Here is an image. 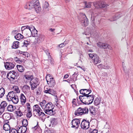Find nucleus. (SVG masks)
<instances>
[{
    "label": "nucleus",
    "mask_w": 133,
    "mask_h": 133,
    "mask_svg": "<svg viewBox=\"0 0 133 133\" xmlns=\"http://www.w3.org/2000/svg\"><path fill=\"white\" fill-rule=\"evenodd\" d=\"M13 103L15 104H17L19 101L18 97L17 95L16 94L15 95V96L13 97L11 101Z\"/></svg>",
    "instance_id": "4be33fe9"
},
{
    "label": "nucleus",
    "mask_w": 133,
    "mask_h": 133,
    "mask_svg": "<svg viewBox=\"0 0 133 133\" xmlns=\"http://www.w3.org/2000/svg\"><path fill=\"white\" fill-rule=\"evenodd\" d=\"M97 4L98 6L100 8H106L109 4L106 3L103 1H98L97 2Z\"/></svg>",
    "instance_id": "f8f14e48"
},
{
    "label": "nucleus",
    "mask_w": 133,
    "mask_h": 133,
    "mask_svg": "<svg viewBox=\"0 0 133 133\" xmlns=\"http://www.w3.org/2000/svg\"><path fill=\"white\" fill-rule=\"evenodd\" d=\"M46 103V102L45 100H43L41 102H40V105L41 106L42 108L44 109L45 107V104Z\"/></svg>",
    "instance_id": "e433bc0d"
},
{
    "label": "nucleus",
    "mask_w": 133,
    "mask_h": 133,
    "mask_svg": "<svg viewBox=\"0 0 133 133\" xmlns=\"http://www.w3.org/2000/svg\"><path fill=\"white\" fill-rule=\"evenodd\" d=\"M7 103L5 101L2 102L0 105V115L4 111L5 107L7 106Z\"/></svg>",
    "instance_id": "9b49d317"
},
{
    "label": "nucleus",
    "mask_w": 133,
    "mask_h": 133,
    "mask_svg": "<svg viewBox=\"0 0 133 133\" xmlns=\"http://www.w3.org/2000/svg\"><path fill=\"white\" fill-rule=\"evenodd\" d=\"M88 110L87 111V112L85 111V112H84V111H82V108L79 107L75 111V114L76 116H78L82 115L83 114H87L88 113Z\"/></svg>",
    "instance_id": "1a4fd4ad"
},
{
    "label": "nucleus",
    "mask_w": 133,
    "mask_h": 133,
    "mask_svg": "<svg viewBox=\"0 0 133 133\" xmlns=\"http://www.w3.org/2000/svg\"><path fill=\"white\" fill-rule=\"evenodd\" d=\"M89 110L91 114L92 115V116H95L96 113L97 112V111L94 107L93 106H90Z\"/></svg>",
    "instance_id": "dca6fc26"
},
{
    "label": "nucleus",
    "mask_w": 133,
    "mask_h": 133,
    "mask_svg": "<svg viewBox=\"0 0 133 133\" xmlns=\"http://www.w3.org/2000/svg\"><path fill=\"white\" fill-rule=\"evenodd\" d=\"M50 123L54 125H56L57 123V119L55 118H51L50 120Z\"/></svg>",
    "instance_id": "b1692460"
},
{
    "label": "nucleus",
    "mask_w": 133,
    "mask_h": 133,
    "mask_svg": "<svg viewBox=\"0 0 133 133\" xmlns=\"http://www.w3.org/2000/svg\"><path fill=\"white\" fill-rule=\"evenodd\" d=\"M3 122L4 124H8L9 123V120L7 119H4Z\"/></svg>",
    "instance_id": "0e129e2a"
},
{
    "label": "nucleus",
    "mask_w": 133,
    "mask_h": 133,
    "mask_svg": "<svg viewBox=\"0 0 133 133\" xmlns=\"http://www.w3.org/2000/svg\"><path fill=\"white\" fill-rule=\"evenodd\" d=\"M103 43L99 42L97 43V45L98 47L102 48Z\"/></svg>",
    "instance_id": "3c124183"
},
{
    "label": "nucleus",
    "mask_w": 133,
    "mask_h": 133,
    "mask_svg": "<svg viewBox=\"0 0 133 133\" xmlns=\"http://www.w3.org/2000/svg\"><path fill=\"white\" fill-rule=\"evenodd\" d=\"M35 107V108L34 107H33V111H37V110L38 109V108H39V107L38 106V105L37 104H36L34 106V107Z\"/></svg>",
    "instance_id": "603ef678"
},
{
    "label": "nucleus",
    "mask_w": 133,
    "mask_h": 133,
    "mask_svg": "<svg viewBox=\"0 0 133 133\" xmlns=\"http://www.w3.org/2000/svg\"><path fill=\"white\" fill-rule=\"evenodd\" d=\"M23 88L25 90H29L30 89V87L28 85H24L23 87Z\"/></svg>",
    "instance_id": "864d4df0"
},
{
    "label": "nucleus",
    "mask_w": 133,
    "mask_h": 133,
    "mask_svg": "<svg viewBox=\"0 0 133 133\" xmlns=\"http://www.w3.org/2000/svg\"><path fill=\"white\" fill-rule=\"evenodd\" d=\"M17 67L18 71L20 72H23L25 70L23 66L22 65H17Z\"/></svg>",
    "instance_id": "bb28decb"
},
{
    "label": "nucleus",
    "mask_w": 133,
    "mask_h": 133,
    "mask_svg": "<svg viewBox=\"0 0 133 133\" xmlns=\"http://www.w3.org/2000/svg\"><path fill=\"white\" fill-rule=\"evenodd\" d=\"M14 90L15 91H16V94L18 93H19L20 92V90H19V88L17 86H15Z\"/></svg>",
    "instance_id": "4d7b16f0"
},
{
    "label": "nucleus",
    "mask_w": 133,
    "mask_h": 133,
    "mask_svg": "<svg viewBox=\"0 0 133 133\" xmlns=\"http://www.w3.org/2000/svg\"><path fill=\"white\" fill-rule=\"evenodd\" d=\"M45 38V36L43 35H40L37 39V43H39L40 42H42L44 40Z\"/></svg>",
    "instance_id": "aec40b11"
},
{
    "label": "nucleus",
    "mask_w": 133,
    "mask_h": 133,
    "mask_svg": "<svg viewBox=\"0 0 133 133\" xmlns=\"http://www.w3.org/2000/svg\"><path fill=\"white\" fill-rule=\"evenodd\" d=\"M16 109V107L12 105L9 104L7 108V110L9 111L12 112L14 111Z\"/></svg>",
    "instance_id": "412c9836"
},
{
    "label": "nucleus",
    "mask_w": 133,
    "mask_h": 133,
    "mask_svg": "<svg viewBox=\"0 0 133 133\" xmlns=\"http://www.w3.org/2000/svg\"><path fill=\"white\" fill-rule=\"evenodd\" d=\"M19 43L18 41H16L14 42L13 45L12 46V48L16 49L18 47V43Z\"/></svg>",
    "instance_id": "c756f323"
},
{
    "label": "nucleus",
    "mask_w": 133,
    "mask_h": 133,
    "mask_svg": "<svg viewBox=\"0 0 133 133\" xmlns=\"http://www.w3.org/2000/svg\"><path fill=\"white\" fill-rule=\"evenodd\" d=\"M5 93L4 89L3 87L0 88V98H2Z\"/></svg>",
    "instance_id": "2f4dec72"
},
{
    "label": "nucleus",
    "mask_w": 133,
    "mask_h": 133,
    "mask_svg": "<svg viewBox=\"0 0 133 133\" xmlns=\"http://www.w3.org/2000/svg\"><path fill=\"white\" fill-rule=\"evenodd\" d=\"M32 116V114L31 112H28L26 114V117L28 118H30Z\"/></svg>",
    "instance_id": "13d9d810"
},
{
    "label": "nucleus",
    "mask_w": 133,
    "mask_h": 133,
    "mask_svg": "<svg viewBox=\"0 0 133 133\" xmlns=\"http://www.w3.org/2000/svg\"><path fill=\"white\" fill-rule=\"evenodd\" d=\"M24 77L27 80H30V81H31V80L33 79V77L32 75H25Z\"/></svg>",
    "instance_id": "7c9ffc66"
},
{
    "label": "nucleus",
    "mask_w": 133,
    "mask_h": 133,
    "mask_svg": "<svg viewBox=\"0 0 133 133\" xmlns=\"http://www.w3.org/2000/svg\"><path fill=\"white\" fill-rule=\"evenodd\" d=\"M14 59L17 63H21L22 62V60H20V58H18L17 57H15Z\"/></svg>",
    "instance_id": "49530a36"
},
{
    "label": "nucleus",
    "mask_w": 133,
    "mask_h": 133,
    "mask_svg": "<svg viewBox=\"0 0 133 133\" xmlns=\"http://www.w3.org/2000/svg\"><path fill=\"white\" fill-rule=\"evenodd\" d=\"M88 54L90 58L92 59L94 64H97L101 62V59L97 54Z\"/></svg>",
    "instance_id": "39448f33"
},
{
    "label": "nucleus",
    "mask_w": 133,
    "mask_h": 133,
    "mask_svg": "<svg viewBox=\"0 0 133 133\" xmlns=\"http://www.w3.org/2000/svg\"><path fill=\"white\" fill-rule=\"evenodd\" d=\"M66 45V43H65L64 42L63 43H62L61 44L59 45V47L60 48H61L64 46Z\"/></svg>",
    "instance_id": "e2e57ef3"
},
{
    "label": "nucleus",
    "mask_w": 133,
    "mask_h": 133,
    "mask_svg": "<svg viewBox=\"0 0 133 133\" xmlns=\"http://www.w3.org/2000/svg\"><path fill=\"white\" fill-rule=\"evenodd\" d=\"M44 133H54L53 132V131H52L51 130H50L49 129H48V130H45L44 131Z\"/></svg>",
    "instance_id": "bf43d9fd"
},
{
    "label": "nucleus",
    "mask_w": 133,
    "mask_h": 133,
    "mask_svg": "<svg viewBox=\"0 0 133 133\" xmlns=\"http://www.w3.org/2000/svg\"><path fill=\"white\" fill-rule=\"evenodd\" d=\"M55 106L51 102H49L45 105L44 109V111L45 114L49 115H52L55 114V112L53 111V109Z\"/></svg>",
    "instance_id": "f03ea898"
},
{
    "label": "nucleus",
    "mask_w": 133,
    "mask_h": 133,
    "mask_svg": "<svg viewBox=\"0 0 133 133\" xmlns=\"http://www.w3.org/2000/svg\"><path fill=\"white\" fill-rule=\"evenodd\" d=\"M30 84L31 86V89L32 90H34L37 88V86L39 84L38 78H33L31 81H30Z\"/></svg>",
    "instance_id": "423d86ee"
},
{
    "label": "nucleus",
    "mask_w": 133,
    "mask_h": 133,
    "mask_svg": "<svg viewBox=\"0 0 133 133\" xmlns=\"http://www.w3.org/2000/svg\"><path fill=\"white\" fill-rule=\"evenodd\" d=\"M23 36L20 34H18L15 36V38L17 40L22 39L23 38Z\"/></svg>",
    "instance_id": "a878e982"
},
{
    "label": "nucleus",
    "mask_w": 133,
    "mask_h": 133,
    "mask_svg": "<svg viewBox=\"0 0 133 133\" xmlns=\"http://www.w3.org/2000/svg\"><path fill=\"white\" fill-rule=\"evenodd\" d=\"M30 26H31V28H29V29H28V30L29 31V32H28L29 35V34L30 35L29 36L30 37V32H31L32 31V30H33V29H35V27L34 26H33L32 25H30Z\"/></svg>",
    "instance_id": "8fccbe9b"
},
{
    "label": "nucleus",
    "mask_w": 133,
    "mask_h": 133,
    "mask_svg": "<svg viewBox=\"0 0 133 133\" xmlns=\"http://www.w3.org/2000/svg\"><path fill=\"white\" fill-rule=\"evenodd\" d=\"M4 66L5 69L8 70H10L13 69L15 65L11 62H4Z\"/></svg>",
    "instance_id": "9d476101"
},
{
    "label": "nucleus",
    "mask_w": 133,
    "mask_h": 133,
    "mask_svg": "<svg viewBox=\"0 0 133 133\" xmlns=\"http://www.w3.org/2000/svg\"><path fill=\"white\" fill-rule=\"evenodd\" d=\"M15 113L17 116L19 117L23 115L22 112L20 110H19L18 111H16Z\"/></svg>",
    "instance_id": "a18cd8bd"
},
{
    "label": "nucleus",
    "mask_w": 133,
    "mask_h": 133,
    "mask_svg": "<svg viewBox=\"0 0 133 133\" xmlns=\"http://www.w3.org/2000/svg\"><path fill=\"white\" fill-rule=\"evenodd\" d=\"M91 2H84V4L85 7L87 8H89L91 7Z\"/></svg>",
    "instance_id": "58836bf2"
},
{
    "label": "nucleus",
    "mask_w": 133,
    "mask_h": 133,
    "mask_svg": "<svg viewBox=\"0 0 133 133\" xmlns=\"http://www.w3.org/2000/svg\"><path fill=\"white\" fill-rule=\"evenodd\" d=\"M46 80L48 85H49L50 87H54L56 84L55 81L54 80L53 77L50 78L49 81H48L47 79Z\"/></svg>",
    "instance_id": "2eb2a0df"
},
{
    "label": "nucleus",
    "mask_w": 133,
    "mask_h": 133,
    "mask_svg": "<svg viewBox=\"0 0 133 133\" xmlns=\"http://www.w3.org/2000/svg\"><path fill=\"white\" fill-rule=\"evenodd\" d=\"M23 44V45L22 46V47L24 46L27 47L30 44V42L29 41L24 40Z\"/></svg>",
    "instance_id": "4c0bfd02"
},
{
    "label": "nucleus",
    "mask_w": 133,
    "mask_h": 133,
    "mask_svg": "<svg viewBox=\"0 0 133 133\" xmlns=\"http://www.w3.org/2000/svg\"><path fill=\"white\" fill-rule=\"evenodd\" d=\"M31 129L33 131H34L36 133H41L42 130L41 129L38 124V122H37V124L34 127L32 128Z\"/></svg>",
    "instance_id": "4468645a"
},
{
    "label": "nucleus",
    "mask_w": 133,
    "mask_h": 133,
    "mask_svg": "<svg viewBox=\"0 0 133 133\" xmlns=\"http://www.w3.org/2000/svg\"><path fill=\"white\" fill-rule=\"evenodd\" d=\"M78 74L75 72L74 74L72 75L73 79V81H75L77 80V77L78 76Z\"/></svg>",
    "instance_id": "a19ab883"
},
{
    "label": "nucleus",
    "mask_w": 133,
    "mask_h": 133,
    "mask_svg": "<svg viewBox=\"0 0 133 133\" xmlns=\"http://www.w3.org/2000/svg\"><path fill=\"white\" fill-rule=\"evenodd\" d=\"M44 51L48 56H49L50 57V53L49 52V50L48 49H46V50H44Z\"/></svg>",
    "instance_id": "052dcab7"
},
{
    "label": "nucleus",
    "mask_w": 133,
    "mask_h": 133,
    "mask_svg": "<svg viewBox=\"0 0 133 133\" xmlns=\"http://www.w3.org/2000/svg\"><path fill=\"white\" fill-rule=\"evenodd\" d=\"M87 89H82L80 90L79 91L80 93V94L83 95L82 96L85 95L86 94L85 92H84V91L86 90Z\"/></svg>",
    "instance_id": "de8ad7c7"
},
{
    "label": "nucleus",
    "mask_w": 133,
    "mask_h": 133,
    "mask_svg": "<svg viewBox=\"0 0 133 133\" xmlns=\"http://www.w3.org/2000/svg\"><path fill=\"white\" fill-rule=\"evenodd\" d=\"M16 94V93L13 91L9 92L6 96L7 100L9 101H11L12 98L14 97V96H15Z\"/></svg>",
    "instance_id": "ddd939ff"
},
{
    "label": "nucleus",
    "mask_w": 133,
    "mask_h": 133,
    "mask_svg": "<svg viewBox=\"0 0 133 133\" xmlns=\"http://www.w3.org/2000/svg\"><path fill=\"white\" fill-rule=\"evenodd\" d=\"M49 3L45 1L44 4L43 5V8L44 9L47 8L49 6Z\"/></svg>",
    "instance_id": "09e8293b"
},
{
    "label": "nucleus",
    "mask_w": 133,
    "mask_h": 133,
    "mask_svg": "<svg viewBox=\"0 0 133 133\" xmlns=\"http://www.w3.org/2000/svg\"><path fill=\"white\" fill-rule=\"evenodd\" d=\"M23 57L24 58L28 57L29 54L28 53L26 52H23L22 54Z\"/></svg>",
    "instance_id": "c03bdc74"
},
{
    "label": "nucleus",
    "mask_w": 133,
    "mask_h": 133,
    "mask_svg": "<svg viewBox=\"0 0 133 133\" xmlns=\"http://www.w3.org/2000/svg\"><path fill=\"white\" fill-rule=\"evenodd\" d=\"M19 76V75L18 73L16 72V73H15V74H12L10 78L14 80L15 79H17Z\"/></svg>",
    "instance_id": "473e14b6"
},
{
    "label": "nucleus",
    "mask_w": 133,
    "mask_h": 133,
    "mask_svg": "<svg viewBox=\"0 0 133 133\" xmlns=\"http://www.w3.org/2000/svg\"><path fill=\"white\" fill-rule=\"evenodd\" d=\"M89 125L90 123L88 121L84 119L81 123V127L82 128L86 129L89 128Z\"/></svg>",
    "instance_id": "6e6552de"
},
{
    "label": "nucleus",
    "mask_w": 133,
    "mask_h": 133,
    "mask_svg": "<svg viewBox=\"0 0 133 133\" xmlns=\"http://www.w3.org/2000/svg\"><path fill=\"white\" fill-rule=\"evenodd\" d=\"M33 8L35 11L37 13L41 11V9L40 5L39 2L38 0H32L31 1Z\"/></svg>",
    "instance_id": "20e7f679"
},
{
    "label": "nucleus",
    "mask_w": 133,
    "mask_h": 133,
    "mask_svg": "<svg viewBox=\"0 0 133 133\" xmlns=\"http://www.w3.org/2000/svg\"><path fill=\"white\" fill-rule=\"evenodd\" d=\"M5 117V119H7L8 120L10 119V115H9V113H6L4 114Z\"/></svg>",
    "instance_id": "ea45409f"
},
{
    "label": "nucleus",
    "mask_w": 133,
    "mask_h": 133,
    "mask_svg": "<svg viewBox=\"0 0 133 133\" xmlns=\"http://www.w3.org/2000/svg\"><path fill=\"white\" fill-rule=\"evenodd\" d=\"M22 126L27 127L28 124V121L27 119H24L22 121Z\"/></svg>",
    "instance_id": "f704fd0d"
},
{
    "label": "nucleus",
    "mask_w": 133,
    "mask_h": 133,
    "mask_svg": "<svg viewBox=\"0 0 133 133\" xmlns=\"http://www.w3.org/2000/svg\"><path fill=\"white\" fill-rule=\"evenodd\" d=\"M18 130H16L15 129H12L10 130L9 133H20L18 132Z\"/></svg>",
    "instance_id": "37998d69"
},
{
    "label": "nucleus",
    "mask_w": 133,
    "mask_h": 133,
    "mask_svg": "<svg viewBox=\"0 0 133 133\" xmlns=\"http://www.w3.org/2000/svg\"><path fill=\"white\" fill-rule=\"evenodd\" d=\"M98 132V131L96 129H94L92 130V132H91V133H97Z\"/></svg>",
    "instance_id": "774afa93"
},
{
    "label": "nucleus",
    "mask_w": 133,
    "mask_h": 133,
    "mask_svg": "<svg viewBox=\"0 0 133 133\" xmlns=\"http://www.w3.org/2000/svg\"><path fill=\"white\" fill-rule=\"evenodd\" d=\"M89 92L84 96H80L79 99L80 101L84 104L89 105L93 102L94 98V95H89L91 92V90L88 91Z\"/></svg>",
    "instance_id": "f257e3e1"
},
{
    "label": "nucleus",
    "mask_w": 133,
    "mask_h": 133,
    "mask_svg": "<svg viewBox=\"0 0 133 133\" xmlns=\"http://www.w3.org/2000/svg\"><path fill=\"white\" fill-rule=\"evenodd\" d=\"M82 111H84V112H85V111L87 112V111L88 110V109L87 107H85L84 108H82Z\"/></svg>",
    "instance_id": "680f3d73"
},
{
    "label": "nucleus",
    "mask_w": 133,
    "mask_h": 133,
    "mask_svg": "<svg viewBox=\"0 0 133 133\" xmlns=\"http://www.w3.org/2000/svg\"><path fill=\"white\" fill-rule=\"evenodd\" d=\"M56 91L52 89H49V94H51L54 96H55L56 94Z\"/></svg>",
    "instance_id": "79ce46f5"
},
{
    "label": "nucleus",
    "mask_w": 133,
    "mask_h": 133,
    "mask_svg": "<svg viewBox=\"0 0 133 133\" xmlns=\"http://www.w3.org/2000/svg\"><path fill=\"white\" fill-rule=\"evenodd\" d=\"M20 99L21 104L22 105H24L26 102V98L23 94H21Z\"/></svg>",
    "instance_id": "a211bd4d"
},
{
    "label": "nucleus",
    "mask_w": 133,
    "mask_h": 133,
    "mask_svg": "<svg viewBox=\"0 0 133 133\" xmlns=\"http://www.w3.org/2000/svg\"><path fill=\"white\" fill-rule=\"evenodd\" d=\"M38 115L40 117H42V119H45L46 118V115L45 114L44 112H41L40 113H39V114H38Z\"/></svg>",
    "instance_id": "c9c22d12"
},
{
    "label": "nucleus",
    "mask_w": 133,
    "mask_h": 133,
    "mask_svg": "<svg viewBox=\"0 0 133 133\" xmlns=\"http://www.w3.org/2000/svg\"><path fill=\"white\" fill-rule=\"evenodd\" d=\"M108 46V44L105 43H103V44L102 48H107Z\"/></svg>",
    "instance_id": "6e6d98bb"
},
{
    "label": "nucleus",
    "mask_w": 133,
    "mask_h": 133,
    "mask_svg": "<svg viewBox=\"0 0 133 133\" xmlns=\"http://www.w3.org/2000/svg\"><path fill=\"white\" fill-rule=\"evenodd\" d=\"M21 128H22L21 130V133H25L27 129L26 127H25L24 126H21L20 127H18V130L20 129Z\"/></svg>",
    "instance_id": "c85d7f7f"
},
{
    "label": "nucleus",
    "mask_w": 133,
    "mask_h": 133,
    "mask_svg": "<svg viewBox=\"0 0 133 133\" xmlns=\"http://www.w3.org/2000/svg\"><path fill=\"white\" fill-rule=\"evenodd\" d=\"M9 74L10 77H11L12 74H15L16 73V71L15 70L11 71L8 72Z\"/></svg>",
    "instance_id": "5fc2aeb1"
},
{
    "label": "nucleus",
    "mask_w": 133,
    "mask_h": 133,
    "mask_svg": "<svg viewBox=\"0 0 133 133\" xmlns=\"http://www.w3.org/2000/svg\"><path fill=\"white\" fill-rule=\"evenodd\" d=\"M41 91L40 90H38L36 92V94L37 95H40L41 94Z\"/></svg>",
    "instance_id": "338daca9"
},
{
    "label": "nucleus",
    "mask_w": 133,
    "mask_h": 133,
    "mask_svg": "<svg viewBox=\"0 0 133 133\" xmlns=\"http://www.w3.org/2000/svg\"><path fill=\"white\" fill-rule=\"evenodd\" d=\"M94 102V105L97 106L100 103L101 101L98 98H96L95 99Z\"/></svg>",
    "instance_id": "72a5a7b5"
},
{
    "label": "nucleus",
    "mask_w": 133,
    "mask_h": 133,
    "mask_svg": "<svg viewBox=\"0 0 133 133\" xmlns=\"http://www.w3.org/2000/svg\"><path fill=\"white\" fill-rule=\"evenodd\" d=\"M81 119H74L72 121L71 124L72 126L71 127L75 128V129H78L80 123V120Z\"/></svg>",
    "instance_id": "0eeeda50"
},
{
    "label": "nucleus",
    "mask_w": 133,
    "mask_h": 133,
    "mask_svg": "<svg viewBox=\"0 0 133 133\" xmlns=\"http://www.w3.org/2000/svg\"><path fill=\"white\" fill-rule=\"evenodd\" d=\"M55 104L57 107L59 109H60V108H62V106H61L57 102V103H56Z\"/></svg>",
    "instance_id": "69168bd1"
},
{
    "label": "nucleus",
    "mask_w": 133,
    "mask_h": 133,
    "mask_svg": "<svg viewBox=\"0 0 133 133\" xmlns=\"http://www.w3.org/2000/svg\"><path fill=\"white\" fill-rule=\"evenodd\" d=\"M3 129L5 131H8L11 130L10 125L8 124H4L3 126Z\"/></svg>",
    "instance_id": "cd10ccee"
},
{
    "label": "nucleus",
    "mask_w": 133,
    "mask_h": 133,
    "mask_svg": "<svg viewBox=\"0 0 133 133\" xmlns=\"http://www.w3.org/2000/svg\"><path fill=\"white\" fill-rule=\"evenodd\" d=\"M21 30L22 31V33L23 34V33L26 35V36L27 37H29V35L28 32L26 33L27 32H29V31L27 29H26L25 26H23L21 28Z\"/></svg>",
    "instance_id": "f3484780"
},
{
    "label": "nucleus",
    "mask_w": 133,
    "mask_h": 133,
    "mask_svg": "<svg viewBox=\"0 0 133 133\" xmlns=\"http://www.w3.org/2000/svg\"><path fill=\"white\" fill-rule=\"evenodd\" d=\"M78 19L82 26H86L88 25V19L84 13H80Z\"/></svg>",
    "instance_id": "7ed1b4c3"
},
{
    "label": "nucleus",
    "mask_w": 133,
    "mask_h": 133,
    "mask_svg": "<svg viewBox=\"0 0 133 133\" xmlns=\"http://www.w3.org/2000/svg\"><path fill=\"white\" fill-rule=\"evenodd\" d=\"M30 33L33 37H35L37 36V31L35 28L33 29Z\"/></svg>",
    "instance_id": "393cba45"
},
{
    "label": "nucleus",
    "mask_w": 133,
    "mask_h": 133,
    "mask_svg": "<svg viewBox=\"0 0 133 133\" xmlns=\"http://www.w3.org/2000/svg\"><path fill=\"white\" fill-rule=\"evenodd\" d=\"M121 16L118 13H117L113 17L112 19H110L109 20L110 21H115L120 17Z\"/></svg>",
    "instance_id": "5701e85b"
},
{
    "label": "nucleus",
    "mask_w": 133,
    "mask_h": 133,
    "mask_svg": "<svg viewBox=\"0 0 133 133\" xmlns=\"http://www.w3.org/2000/svg\"><path fill=\"white\" fill-rule=\"evenodd\" d=\"M33 7H34L32 6L31 1H30L29 2L27 3L24 6L25 8L29 10L33 8Z\"/></svg>",
    "instance_id": "6ab92c4d"
}]
</instances>
